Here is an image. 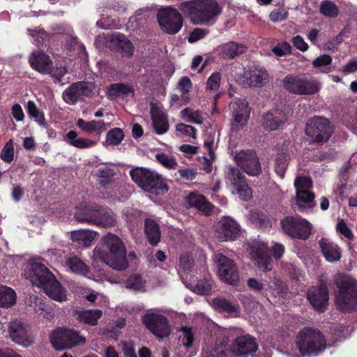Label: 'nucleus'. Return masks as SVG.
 I'll return each mask as SVG.
<instances>
[{
  "mask_svg": "<svg viewBox=\"0 0 357 357\" xmlns=\"http://www.w3.org/2000/svg\"><path fill=\"white\" fill-rule=\"evenodd\" d=\"M24 275L33 285L42 288L52 300L66 301V295L61 283L49 268L39 261L30 262L24 270Z\"/></svg>",
  "mask_w": 357,
  "mask_h": 357,
  "instance_id": "obj_1",
  "label": "nucleus"
},
{
  "mask_svg": "<svg viewBox=\"0 0 357 357\" xmlns=\"http://www.w3.org/2000/svg\"><path fill=\"white\" fill-rule=\"evenodd\" d=\"M95 256L111 268L123 271L128 266L126 250L121 239L116 235L108 233L94 250Z\"/></svg>",
  "mask_w": 357,
  "mask_h": 357,
  "instance_id": "obj_2",
  "label": "nucleus"
},
{
  "mask_svg": "<svg viewBox=\"0 0 357 357\" xmlns=\"http://www.w3.org/2000/svg\"><path fill=\"white\" fill-rule=\"evenodd\" d=\"M338 291L335 295V305L343 312H350L357 307V280L351 276L340 275L335 280Z\"/></svg>",
  "mask_w": 357,
  "mask_h": 357,
  "instance_id": "obj_3",
  "label": "nucleus"
},
{
  "mask_svg": "<svg viewBox=\"0 0 357 357\" xmlns=\"http://www.w3.org/2000/svg\"><path fill=\"white\" fill-rule=\"evenodd\" d=\"M326 340L318 329L304 327L297 335L296 347L302 356H317L326 350Z\"/></svg>",
  "mask_w": 357,
  "mask_h": 357,
  "instance_id": "obj_4",
  "label": "nucleus"
},
{
  "mask_svg": "<svg viewBox=\"0 0 357 357\" xmlns=\"http://www.w3.org/2000/svg\"><path fill=\"white\" fill-rule=\"evenodd\" d=\"M135 183L145 192L160 195L167 192L169 188L162 175L146 167H135L130 171Z\"/></svg>",
  "mask_w": 357,
  "mask_h": 357,
  "instance_id": "obj_5",
  "label": "nucleus"
},
{
  "mask_svg": "<svg viewBox=\"0 0 357 357\" xmlns=\"http://www.w3.org/2000/svg\"><path fill=\"white\" fill-rule=\"evenodd\" d=\"M333 132L329 120L314 116L310 119L305 126V134L310 139V142L324 144L327 142Z\"/></svg>",
  "mask_w": 357,
  "mask_h": 357,
  "instance_id": "obj_6",
  "label": "nucleus"
},
{
  "mask_svg": "<svg viewBox=\"0 0 357 357\" xmlns=\"http://www.w3.org/2000/svg\"><path fill=\"white\" fill-rule=\"evenodd\" d=\"M280 225L284 233L293 238L306 240L311 234V223L300 215H287L280 220Z\"/></svg>",
  "mask_w": 357,
  "mask_h": 357,
  "instance_id": "obj_7",
  "label": "nucleus"
},
{
  "mask_svg": "<svg viewBox=\"0 0 357 357\" xmlns=\"http://www.w3.org/2000/svg\"><path fill=\"white\" fill-rule=\"evenodd\" d=\"M306 298L316 312H326L329 301L327 284L323 280H319L317 285L312 286L307 289Z\"/></svg>",
  "mask_w": 357,
  "mask_h": 357,
  "instance_id": "obj_8",
  "label": "nucleus"
},
{
  "mask_svg": "<svg viewBox=\"0 0 357 357\" xmlns=\"http://www.w3.org/2000/svg\"><path fill=\"white\" fill-rule=\"evenodd\" d=\"M142 321L146 328L158 338L167 337L172 333L169 320L162 314L146 313L142 317Z\"/></svg>",
  "mask_w": 357,
  "mask_h": 357,
  "instance_id": "obj_9",
  "label": "nucleus"
},
{
  "mask_svg": "<svg viewBox=\"0 0 357 357\" xmlns=\"http://www.w3.org/2000/svg\"><path fill=\"white\" fill-rule=\"evenodd\" d=\"M157 18L162 30L170 35L176 34L183 26L182 15L173 8H167L160 10Z\"/></svg>",
  "mask_w": 357,
  "mask_h": 357,
  "instance_id": "obj_10",
  "label": "nucleus"
},
{
  "mask_svg": "<svg viewBox=\"0 0 357 357\" xmlns=\"http://www.w3.org/2000/svg\"><path fill=\"white\" fill-rule=\"evenodd\" d=\"M218 275L220 280L231 285H236L239 281V273L234 260L222 254L218 255Z\"/></svg>",
  "mask_w": 357,
  "mask_h": 357,
  "instance_id": "obj_11",
  "label": "nucleus"
},
{
  "mask_svg": "<svg viewBox=\"0 0 357 357\" xmlns=\"http://www.w3.org/2000/svg\"><path fill=\"white\" fill-rule=\"evenodd\" d=\"M242 78L245 86L261 87L268 82L269 75L264 66L252 64L244 69Z\"/></svg>",
  "mask_w": 357,
  "mask_h": 357,
  "instance_id": "obj_12",
  "label": "nucleus"
},
{
  "mask_svg": "<svg viewBox=\"0 0 357 357\" xmlns=\"http://www.w3.org/2000/svg\"><path fill=\"white\" fill-rule=\"evenodd\" d=\"M257 339L249 335L238 336L231 344V351L237 357H249L258 350Z\"/></svg>",
  "mask_w": 357,
  "mask_h": 357,
  "instance_id": "obj_13",
  "label": "nucleus"
},
{
  "mask_svg": "<svg viewBox=\"0 0 357 357\" xmlns=\"http://www.w3.org/2000/svg\"><path fill=\"white\" fill-rule=\"evenodd\" d=\"M236 163L247 174L258 176L261 172V164L253 150H243L235 157Z\"/></svg>",
  "mask_w": 357,
  "mask_h": 357,
  "instance_id": "obj_14",
  "label": "nucleus"
},
{
  "mask_svg": "<svg viewBox=\"0 0 357 357\" xmlns=\"http://www.w3.org/2000/svg\"><path fill=\"white\" fill-rule=\"evenodd\" d=\"M50 341L56 350L61 351L77 344H84L86 339L81 336L77 331L68 330L57 334L54 333Z\"/></svg>",
  "mask_w": 357,
  "mask_h": 357,
  "instance_id": "obj_15",
  "label": "nucleus"
},
{
  "mask_svg": "<svg viewBox=\"0 0 357 357\" xmlns=\"http://www.w3.org/2000/svg\"><path fill=\"white\" fill-rule=\"evenodd\" d=\"M241 230V226L236 220L231 217L224 216L218 222L216 233L222 241H235L240 236Z\"/></svg>",
  "mask_w": 357,
  "mask_h": 357,
  "instance_id": "obj_16",
  "label": "nucleus"
},
{
  "mask_svg": "<svg viewBox=\"0 0 357 357\" xmlns=\"http://www.w3.org/2000/svg\"><path fill=\"white\" fill-rule=\"evenodd\" d=\"M221 13V8L215 0L198 1L194 24L208 22Z\"/></svg>",
  "mask_w": 357,
  "mask_h": 357,
  "instance_id": "obj_17",
  "label": "nucleus"
},
{
  "mask_svg": "<svg viewBox=\"0 0 357 357\" xmlns=\"http://www.w3.org/2000/svg\"><path fill=\"white\" fill-rule=\"evenodd\" d=\"M230 107L234 119L231 129L238 131L247 124L250 112L248 103L245 100L238 99L231 102Z\"/></svg>",
  "mask_w": 357,
  "mask_h": 357,
  "instance_id": "obj_18",
  "label": "nucleus"
},
{
  "mask_svg": "<svg viewBox=\"0 0 357 357\" xmlns=\"http://www.w3.org/2000/svg\"><path fill=\"white\" fill-rule=\"evenodd\" d=\"M8 333L11 340L17 344L28 347L33 343L28 326L21 321L15 320L10 322Z\"/></svg>",
  "mask_w": 357,
  "mask_h": 357,
  "instance_id": "obj_19",
  "label": "nucleus"
},
{
  "mask_svg": "<svg viewBox=\"0 0 357 357\" xmlns=\"http://www.w3.org/2000/svg\"><path fill=\"white\" fill-rule=\"evenodd\" d=\"M92 91L85 82H77L72 84L63 93V100L69 105H75L84 97L91 96Z\"/></svg>",
  "mask_w": 357,
  "mask_h": 357,
  "instance_id": "obj_20",
  "label": "nucleus"
},
{
  "mask_svg": "<svg viewBox=\"0 0 357 357\" xmlns=\"http://www.w3.org/2000/svg\"><path fill=\"white\" fill-rule=\"evenodd\" d=\"M228 179L241 199L248 200L252 197L251 189L246 182V178L238 168L231 167L229 169Z\"/></svg>",
  "mask_w": 357,
  "mask_h": 357,
  "instance_id": "obj_21",
  "label": "nucleus"
},
{
  "mask_svg": "<svg viewBox=\"0 0 357 357\" xmlns=\"http://www.w3.org/2000/svg\"><path fill=\"white\" fill-rule=\"evenodd\" d=\"M287 113L282 109H273L262 116V126L268 131L281 128L287 121Z\"/></svg>",
  "mask_w": 357,
  "mask_h": 357,
  "instance_id": "obj_22",
  "label": "nucleus"
},
{
  "mask_svg": "<svg viewBox=\"0 0 357 357\" xmlns=\"http://www.w3.org/2000/svg\"><path fill=\"white\" fill-rule=\"evenodd\" d=\"M247 50V46L243 43L229 41L220 45L217 51L220 58L230 60L245 53Z\"/></svg>",
  "mask_w": 357,
  "mask_h": 357,
  "instance_id": "obj_23",
  "label": "nucleus"
},
{
  "mask_svg": "<svg viewBox=\"0 0 357 357\" xmlns=\"http://www.w3.org/2000/svg\"><path fill=\"white\" fill-rule=\"evenodd\" d=\"M151 117L153 129L158 135L166 133L169 128L166 114L156 105L151 104Z\"/></svg>",
  "mask_w": 357,
  "mask_h": 357,
  "instance_id": "obj_24",
  "label": "nucleus"
},
{
  "mask_svg": "<svg viewBox=\"0 0 357 357\" xmlns=\"http://www.w3.org/2000/svg\"><path fill=\"white\" fill-rule=\"evenodd\" d=\"M185 202L190 207L195 208L206 215L213 212V204L203 195L191 192L185 197Z\"/></svg>",
  "mask_w": 357,
  "mask_h": 357,
  "instance_id": "obj_25",
  "label": "nucleus"
},
{
  "mask_svg": "<svg viewBox=\"0 0 357 357\" xmlns=\"http://www.w3.org/2000/svg\"><path fill=\"white\" fill-rule=\"evenodd\" d=\"M110 47L125 56L133 54L134 49L132 43L121 33L113 34L109 40Z\"/></svg>",
  "mask_w": 357,
  "mask_h": 357,
  "instance_id": "obj_26",
  "label": "nucleus"
},
{
  "mask_svg": "<svg viewBox=\"0 0 357 357\" xmlns=\"http://www.w3.org/2000/svg\"><path fill=\"white\" fill-rule=\"evenodd\" d=\"M29 62L31 67L41 74L46 75L52 65L50 57L43 52H33Z\"/></svg>",
  "mask_w": 357,
  "mask_h": 357,
  "instance_id": "obj_27",
  "label": "nucleus"
},
{
  "mask_svg": "<svg viewBox=\"0 0 357 357\" xmlns=\"http://www.w3.org/2000/svg\"><path fill=\"white\" fill-rule=\"evenodd\" d=\"M116 222L115 215L110 208L98 205L93 225L107 228L114 226Z\"/></svg>",
  "mask_w": 357,
  "mask_h": 357,
  "instance_id": "obj_28",
  "label": "nucleus"
},
{
  "mask_svg": "<svg viewBox=\"0 0 357 357\" xmlns=\"http://www.w3.org/2000/svg\"><path fill=\"white\" fill-rule=\"evenodd\" d=\"M96 208H98V204L81 203L76 208L75 218L79 222L93 225Z\"/></svg>",
  "mask_w": 357,
  "mask_h": 357,
  "instance_id": "obj_29",
  "label": "nucleus"
},
{
  "mask_svg": "<svg viewBox=\"0 0 357 357\" xmlns=\"http://www.w3.org/2000/svg\"><path fill=\"white\" fill-rule=\"evenodd\" d=\"M315 195L310 191L296 192L295 205L301 213L307 212L314 206Z\"/></svg>",
  "mask_w": 357,
  "mask_h": 357,
  "instance_id": "obj_30",
  "label": "nucleus"
},
{
  "mask_svg": "<svg viewBox=\"0 0 357 357\" xmlns=\"http://www.w3.org/2000/svg\"><path fill=\"white\" fill-rule=\"evenodd\" d=\"M319 244L324 257L328 261L333 262L340 259L341 252L337 245L325 238H322L319 241Z\"/></svg>",
  "mask_w": 357,
  "mask_h": 357,
  "instance_id": "obj_31",
  "label": "nucleus"
},
{
  "mask_svg": "<svg viewBox=\"0 0 357 357\" xmlns=\"http://www.w3.org/2000/svg\"><path fill=\"white\" fill-rule=\"evenodd\" d=\"M76 124L84 132L95 133L98 136H100L102 132L105 131L109 126V124H107L102 120L86 121L83 119H78Z\"/></svg>",
  "mask_w": 357,
  "mask_h": 357,
  "instance_id": "obj_32",
  "label": "nucleus"
},
{
  "mask_svg": "<svg viewBox=\"0 0 357 357\" xmlns=\"http://www.w3.org/2000/svg\"><path fill=\"white\" fill-rule=\"evenodd\" d=\"M227 336L218 337L211 349L210 357H231V345Z\"/></svg>",
  "mask_w": 357,
  "mask_h": 357,
  "instance_id": "obj_33",
  "label": "nucleus"
},
{
  "mask_svg": "<svg viewBox=\"0 0 357 357\" xmlns=\"http://www.w3.org/2000/svg\"><path fill=\"white\" fill-rule=\"evenodd\" d=\"M144 233L149 243L151 245L155 246L160 241V229L158 224L155 220L150 218L145 219Z\"/></svg>",
  "mask_w": 357,
  "mask_h": 357,
  "instance_id": "obj_34",
  "label": "nucleus"
},
{
  "mask_svg": "<svg viewBox=\"0 0 357 357\" xmlns=\"http://www.w3.org/2000/svg\"><path fill=\"white\" fill-rule=\"evenodd\" d=\"M75 314L77 315V320L79 322L94 326L98 324V321L101 318L102 312L99 309L80 310H75Z\"/></svg>",
  "mask_w": 357,
  "mask_h": 357,
  "instance_id": "obj_35",
  "label": "nucleus"
},
{
  "mask_svg": "<svg viewBox=\"0 0 357 357\" xmlns=\"http://www.w3.org/2000/svg\"><path fill=\"white\" fill-rule=\"evenodd\" d=\"M212 307L220 313H227L234 315L239 313V306L237 304H233L224 298H215L212 300Z\"/></svg>",
  "mask_w": 357,
  "mask_h": 357,
  "instance_id": "obj_36",
  "label": "nucleus"
},
{
  "mask_svg": "<svg viewBox=\"0 0 357 357\" xmlns=\"http://www.w3.org/2000/svg\"><path fill=\"white\" fill-rule=\"evenodd\" d=\"M252 258L256 261L259 268H263L264 271L271 269V258L268 255L267 248L264 246L258 247L252 249L250 252Z\"/></svg>",
  "mask_w": 357,
  "mask_h": 357,
  "instance_id": "obj_37",
  "label": "nucleus"
},
{
  "mask_svg": "<svg viewBox=\"0 0 357 357\" xmlns=\"http://www.w3.org/2000/svg\"><path fill=\"white\" fill-rule=\"evenodd\" d=\"M306 76L287 75L282 80L284 88L289 93L301 95V84H304Z\"/></svg>",
  "mask_w": 357,
  "mask_h": 357,
  "instance_id": "obj_38",
  "label": "nucleus"
},
{
  "mask_svg": "<svg viewBox=\"0 0 357 357\" xmlns=\"http://www.w3.org/2000/svg\"><path fill=\"white\" fill-rule=\"evenodd\" d=\"M66 265L74 273L87 276L90 273V268L76 256L68 257L66 260Z\"/></svg>",
  "mask_w": 357,
  "mask_h": 357,
  "instance_id": "obj_39",
  "label": "nucleus"
},
{
  "mask_svg": "<svg viewBox=\"0 0 357 357\" xmlns=\"http://www.w3.org/2000/svg\"><path fill=\"white\" fill-rule=\"evenodd\" d=\"M77 132L76 131L70 130L63 138L70 145L80 149L92 147L96 144L94 141L84 138H77Z\"/></svg>",
  "mask_w": 357,
  "mask_h": 357,
  "instance_id": "obj_40",
  "label": "nucleus"
},
{
  "mask_svg": "<svg viewBox=\"0 0 357 357\" xmlns=\"http://www.w3.org/2000/svg\"><path fill=\"white\" fill-rule=\"evenodd\" d=\"M130 93L134 94L133 87L124 83L111 84L107 87V94L109 97L116 98L121 96H127Z\"/></svg>",
  "mask_w": 357,
  "mask_h": 357,
  "instance_id": "obj_41",
  "label": "nucleus"
},
{
  "mask_svg": "<svg viewBox=\"0 0 357 357\" xmlns=\"http://www.w3.org/2000/svg\"><path fill=\"white\" fill-rule=\"evenodd\" d=\"M16 303L15 291L7 286L0 285V307H8Z\"/></svg>",
  "mask_w": 357,
  "mask_h": 357,
  "instance_id": "obj_42",
  "label": "nucleus"
},
{
  "mask_svg": "<svg viewBox=\"0 0 357 357\" xmlns=\"http://www.w3.org/2000/svg\"><path fill=\"white\" fill-rule=\"evenodd\" d=\"M146 281L143 280L141 275L135 274L130 275L125 281V287L126 289L135 291H144Z\"/></svg>",
  "mask_w": 357,
  "mask_h": 357,
  "instance_id": "obj_43",
  "label": "nucleus"
},
{
  "mask_svg": "<svg viewBox=\"0 0 357 357\" xmlns=\"http://www.w3.org/2000/svg\"><path fill=\"white\" fill-rule=\"evenodd\" d=\"M303 83L301 84V95H312L319 91V84L314 78L306 77Z\"/></svg>",
  "mask_w": 357,
  "mask_h": 357,
  "instance_id": "obj_44",
  "label": "nucleus"
},
{
  "mask_svg": "<svg viewBox=\"0 0 357 357\" xmlns=\"http://www.w3.org/2000/svg\"><path fill=\"white\" fill-rule=\"evenodd\" d=\"M27 113L31 117L35 119L40 126H45V115L32 100H29L26 106Z\"/></svg>",
  "mask_w": 357,
  "mask_h": 357,
  "instance_id": "obj_45",
  "label": "nucleus"
},
{
  "mask_svg": "<svg viewBox=\"0 0 357 357\" xmlns=\"http://www.w3.org/2000/svg\"><path fill=\"white\" fill-rule=\"evenodd\" d=\"M71 238L73 241H78L85 247H88L92 243L94 236L91 232L79 230L72 232Z\"/></svg>",
  "mask_w": 357,
  "mask_h": 357,
  "instance_id": "obj_46",
  "label": "nucleus"
},
{
  "mask_svg": "<svg viewBox=\"0 0 357 357\" xmlns=\"http://www.w3.org/2000/svg\"><path fill=\"white\" fill-rule=\"evenodd\" d=\"M124 138V133L119 128L111 129L106 135V142L110 145L116 146L121 144Z\"/></svg>",
  "mask_w": 357,
  "mask_h": 357,
  "instance_id": "obj_47",
  "label": "nucleus"
},
{
  "mask_svg": "<svg viewBox=\"0 0 357 357\" xmlns=\"http://www.w3.org/2000/svg\"><path fill=\"white\" fill-rule=\"evenodd\" d=\"M287 167V155L284 153H278L275 160V171L281 178H284Z\"/></svg>",
  "mask_w": 357,
  "mask_h": 357,
  "instance_id": "obj_48",
  "label": "nucleus"
},
{
  "mask_svg": "<svg viewBox=\"0 0 357 357\" xmlns=\"http://www.w3.org/2000/svg\"><path fill=\"white\" fill-rule=\"evenodd\" d=\"M97 174L102 178L100 181V184L102 187L107 188V185L112 182L113 178L115 176V172L113 169L103 167L98 169Z\"/></svg>",
  "mask_w": 357,
  "mask_h": 357,
  "instance_id": "obj_49",
  "label": "nucleus"
},
{
  "mask_svg": "<svg viewBox=\"0 0 357 357\" xmlns=\"http://www.w3.org/2000/svg\"><path fill=\"white\" fill-rule=\"evenodd\" d=\"M181 114L183 118L186 119L188 122L195 124H202L203 123V118L199 110L192 111L190 108L186 107L181 111Z\"/></svg>",
  "mask_w": 357,
  "mask_h": 357,
  "instance_id": "obj_50",
  "label": "nucleus"
},
{
  "mask_svg": "<svg viewBox=\"0 0 357 357\" xmlns=\"http://www.w3.org/2000/svg\"><path fill=\"white\" fill-rule=\"evenodd\" d=\"M180 331L183 333L182 342L186 349L190 348L195 340L193 329L190 326H182Z\"/></svg>",
  "mask_w": 357,
  "mask_h": 357,
  "instance_id": "obj_51",
  "label": "nucleus"
},
{
  "mask_svg": "<svg viewBox=\"0 0 357 357\" xmlns=\"http://www.w3.org/2000/svg\"><path fill=\"white\" fill-rule=\"evenodd\" d=\"M320 12L321 14L331 17H335L338 15L337 6L334 3L327 0L324 1L321 3Z\"/></svg>",
  "mask_w": 357,
  "mask_h": 357,
  "instance_id": "obj_52",
  "label": "nucleus"
},
{
  "mask_svg": "<svg viewBox=\"0 0 357 357\" xmlns=\"http://www.w3.org/2000/svg\"><path fill=\"white\" fill-rule=\"evenodd\" d=\"M155 158L158 162L167 169H176L177 167L176 159L172 156H169L166 153H158Z\"/></svg>",
  "mask_w": 357,
  "mask_h": 357,
  "instance_id": "obj_53",
  "label": "nucleus"
},
{
  "mask_svg": "<svg viewBox=\"0 0 357 357\" xmlns=\"http://www.w3.org/2000/svg\"><path fill=\"white\" fill-rule=\"evenodd\" d=\"M197 1H185L182 2L178 8L185 15H188L194 22V17L197 11Z\"/></svg>",
  "mask_w": 357,
  "mask_h": 357,
  "instance_id": "obj_54",
  "label": "nucleus"
},
{
  "mask_svg": "<svg viewBox=\"0 0 357 357\" xmlns=\"http://www.w3.org/2000/svg\"><path fill=\"white\" fill-rule=\"evenodd\" d=\"M67 72L68 70L65 66L53 67L52 65L51 67L49 68L47 74L50 75L51 77L55 79V83H61L62 82L63 77L67 73Z\"/></svg>",
  "mask_w": 357,
  "mask_h": 357,
  "instance_id": "obj_55",
  "label": "nucleus"
},
{
  "mask_svg": "<svg viewBox=\"0 0 357 357\" xmlns=\"http://www.w3.org/2000/svg\"><path fill=\"white\" fill-rule=\"evenodd\" d=\"M312 181L306 176H298L294 181V187L296 191H308L307 189L311 188Z\"/></svg>",
  "mask_w": 357,
  "mask_h": 357,
  "instance_id": "obj_56",
  "label": "nucleus"
},
{
  "mask_svg": "<svg viewBox=\"0 0 357 357\" xmlns=\"http://www.w3.org/2000/svg\"><path fill=\"white\" fill-rule=\"evenodd\" d=\"M221 73L215 72L208 77L206 82V89L209 90H218L220 85Z\"/></svg>",
  "mask_w": 357,
  "mask_h": 357,
  "instance_id": "obj_57",
  "label": "nucleus"
},
{
  "mask_svg": "<svg viewBox=\"0 0 357 357\" xmlns=\"http://www.w3.org/2000/svg\"><path fill=\"white\" fill-rule=\"evenodd\" d=\"M272 52L278 56H282L291 53V47L287 42H283L273 47Z\"/></svg>",
  "mask_w": 357,
  "mask_h": 357,
  "instance_id": "obj_58",
  "label": "nucleus"
},
{
  "mask_svg": "<svg viewBox=\"0 0 357 357\" xmlns=\"http://www.w3.org/2000/svg\"><path fill=\"white\" fill-rule=\"evenodd\" d=\"M176 131L186 136L192 137L194 139L196 138L197 129L192 126L180 123L176 126Z\"/></svg>",
  "mask_w": 357,
  "mask_h": 357,
  "instance_id": "obj_59",
  "label": "nucleus"
},
{
  "mask_svg": "<svg viewBox=\"0 0 357 357\" xmlns=\"http://www.w3.org/2000/svg\"><path fill=\"white\" fill-rule=\"evenodd\" d=\"M1 158L6 162H10L14 158V148L12 144L7 143L0 153Z\"/></svg>",
  "mask_w": 357,
  "mask_h": 357,
  "instance_id": "obj_60",
  "label": "nucleus"
},
{
  "mask_svg": "<svg viewBox=\"0 0 357 357\" xmlns=\"http://www.w3.org/2000/svg\"><path fill=\"white\" fill-rule=\"evenodd\" d=\"M270 20L273 22H278L285 20L288 17V13L283 8L274 9L270 13Z\"/></svg>",
  "mask_w": 357,
  "mask_h": 357,
  "instance_id": "obj_61",
  "label": "nucleus"
},
{
  "mask_svg": "<svg viewBox=\"0 0 357 357\" xmlns=\"http://www.w3.org/2000/svg\"><path fill=\"white\" fill-rule=\"evenodd\" d=\"M332 63V58L328 54H322L317 58H316L313 62L312 65L314 68H321L326 66L331 65Z\"/></svg>",
  "mask_w": 357,
  "mask_h": 357,
  "instance_id": "obj_62",
  "label": "nucleus"
},
{
  "mask_svg": "<svg viewBox=\"0 0 357 357\" xmlns=\"http://www.w3.org/2000/svg\"><path fill=\"white\" fill-rule=\"evenodd\" d=\"M337 231L348 239H351L353 237L351 229L349 228L344 220H341L337 222Z\"/></svg>",
  "mask_w": 357,
  "mask_h": 357,
  "instance_id": "obj_63",
  "label": "nucleus"
},
{
  "mask_svg": "<svg viewBox=\"0 0 357 357\" xmlns=\"http://www.w3.org/2000/svg\"><path fill=\"white\" fill-rule=\"evenodd\" d=\"M198 294L202 295L208 294L211 290V284L206 280H200L195 287Z\"/></svg>",
  "mask_w": 357,
  "mask_h": 357,
  "instance_id": "obj_64",
  "label": "nucleus"
}]
</instances>
